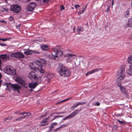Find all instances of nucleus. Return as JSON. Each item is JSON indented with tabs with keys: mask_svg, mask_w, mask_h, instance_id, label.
<instances>
[{
	"mask_svg": "<svg viewBox=\"0 0 132 132\" xmlns=\"http://www.w3.org/2000/svg\"><path fill=\"white\" fill-rule=\"evenodd\" d=\"M57 125V123L56 122H53L51 123V126L50 127V128L53 129L54 127V126H55Z\"/></svg>",
	"mask_w": 132,
	"mask_h": 132,
	"instance_id": "nucleus-29",
	"label": "nucleus"
},
{
	"mask_svg": "<svg viewBox=\"0 0 132 132\" xmlns=\"http://www.w3.org/2000/svg\"><path fill=\"white\" fill-rule=\"evenodd\" d=\"M31 0H24V2L25 3H28Z\"/></svg>",
	"mask_w": 132,
	"mask_h": 132,
	"instance_id": "nucleus-50",
	"label": "nucleus"
},
{
	"mask_svg": "<svg viewBox=\"0 0 132 132\" xmlns=\"http://www.w3.org/2000/svg\"><path fill=\"white\" fill-rule=\"evenodd\" d=\"M5 85H7L6 89L8 90H10L11 88L14 91L19 90L21 88V87L18 84H11V83L9 82L6 83Z\"/></svg>",
	"mask_w": 132,
	"mask_h": 132,
	"instance_id": "nucleus-2",
	"label": "nucleus"
},
{
	"mask_svg": "<svg viewBox=\"0 0 132 132\" xmlns=\"http://www.w3.org/2000/svg\"><path fill=\"white\" fill-rule=\"evenodd\" d=\"M117 121H118L119 123H120V124H125V123L124 122H123L122 121H121L120 120H117Z\"/></svg>",
	"mask_w": 132,
	"mask_h": 132,
	"instance_id": "nucleus-40",
	"label": "nucleus"
},
{
	"mask_svg": "<svg viewBox=\"0 0 132 132\" xmlns=\"http://www.w3.org/2000/svg\"><path fill=\"white\" fill-rule=\"evenodd\" d=\"M68 56V60H76L77 58L76 57V55L75 54L69 53L67 54Z\"/></svg>",
	"mask_w": 132,
	"mask_h": 132,
	"instance_id": "nucleus-14",
	"label": "nucleus"
},
{
	"mask_svg": "<svg viewBox=\"0 0 132 132\" xmlns=\"http://www.w3.org/2000/svg\"><path fill=\"white\" fill-rule=\"evenodd\" d=\"M127 73L129 76H132V66H130V68L127 71Z\"/></svg>",
	"mask_w": 132,
	"mask_h": 132,
	"instance_id": "nucleus-25",
	"label": "nucleus"
},
{
	"mask_svg": "<svg viewBox=\"0 0 132 132\" xmlns=\"http://www.w3.org/2000/svg\"><path fill=\"white\" fill-rule=\"evenodd\" d=\"M41 48L43 51H47L49 49L48 47L46 45H42L41 46Z\"/></svg>",
	"mask_w": 132,
	"mask_h": 132,
	"instance_id": "nucleus-22",
	"label": "nucleus"
},
{
	"mask_svg": "<svg viewBox=\"0 0 132 132\" xmlns=\"http://www.w3.org/2000/svg\"><path fill=\"white\" fill-rule=\"evenodd\" d=\"M15 80L17 82H19L20 84L22 86H25L26 85V83L25 81L23 80L20 77H18L16 78Z\"/></svg>",
	"mask_w": 132,
	"mask_h": 132,
	"instance_id": "nucleus-12",
	"label": "nucleus"
},
{
	"mask_svg": "<svg viewBox=\"0 0 132 132\" xmlns=\"http://www.w3.org/2000/svg\"><path fill=\"white\" fill-rule=\"evenodd\" d=\"M58 71L59 75L61 76L68 77L71 75L70 71L61 63L59 64Z\"/></svg>",
	"mask_w": 132,
	"mask_h": 132,
	"instance_id": "nucleus-1",
	"label": "nucleus"
},
{
	"mask_svg": "<svg viewBox=\"0 0 132 132\" xmlns=\"http://www.w3.org/2000/svg\"><path fill=\"white\" fill-rule=\"evenodd\" d=\"M20 113H21L20 112V111H16V112H15L14 113L16 114H20Z\"/></svg>",
	"mask_w": 132,
	"mask_h": 132,
	"instance_id": "nucleus-49",
	"label": "nucleus"
},
{
	"mask_svg": "<svg viewBox=\"0 0 132 132\" xmlns=\"http://www.w3.org/2000/svg\"><path fill=\"white\" fill-rule=\"evenodd\" d=\"M129 23L128 24V27H132V17L130 18L128 20Z\"/></svg>",
	"mask_w": 132,
	"mask_h": 132,
	"instance_id": "nucleus-26",
	"label": "nucleus"
},
{
	"mask_svg": "<svg viewBox=\"0 0 132 132\" xmlns=\"http://www.w3.org/2000/svg\"><path fill=\"white\" fill-rule=\"evenodd\" d=\"M32 52L34 53H35L36 54H39L40 53V52H38V51H32Z\"/></svg>",
	"mask_w": 132,
	"mask_h": 132,
	"instance_id": "nucleus-36",
	"label": "nucleus"
},
{
	"mask_svg": "<svg viewBox=\"0 0 132 132\" xmlns=\"http://www.w3.org/2000/svg\"><path fill=\"white\" fill-rule=\"evenodd\" d=\"M20 25H21L20 24H19V26H16V28L17 29H18L19 30L20 29Z\"/></svg>",
	"mask_w": 132,
	"mask_h": 132,
	"instance_id": "nucleus-47",
	"label": "nucleus"
},
{
	"mask_svg": "<svg viewBox=\"0 0 132 132\" xmlns=\"http://www.w3.org/2000/svg\"><path fill=\"white\" fill-rule=\"evenodd\" d=\"M10 56L17 58H21L23 57L24 55L22 53L17 52L12 53L10 55Z\"/></svg>",
	"mask_w": 132,
	"mask_h": 132,
	"instance_id": "nucleus-8",
	"label": "nucleus"
},
{
	"mask_svg": "<svg viewBox=\"0 0 132 132\" xmlns=\"http://www.w3.org/2000/svg\"><path fill=\"white\" fill-rule=\"evenodd\" d=\"M37 5L36 3L35 2L30 3L26 7V9L29 11H32L35 9Z\"/></svg>",
	"mask_w": 132,
	"mask_h": 132,
	"instance_id": "nucleus-7",
	"label": "nucleus"
},
{
	"mask_svg": "<svg viewBox=\"0 0 132 132\" xmlns=\"http://www.w3.org/2000/svg\"><path fill=\"white\" fill-rule=\"evenodd\" d=\"M86 103L85 102H79L77 103L74 104L70 108V109L72 110H74V108H76L78 105L85 104Z\"/></svg>",
	"mask_w": 132,
	"mask_h": 132,
	"instance_id": "nucleus-17",
	"label": "nucleus"
},
{
	"mask_svg": "<svg viewBox=\"0 0 132 132\" xmlns=\"http://www.w3.org/2000/svg\"><path fill=\"white\" fill-rule=\"evenodd\" d=\"M47 122V121H46V119H44L42 121H41L40 123V126H44L46 125V124H42V123H46Z\"/></svg>",
	"mask_w": 132,
	"mask_h": 132,
	"instance_id": "nucleus-28",
	"label": "nucleus"
},
{
	"mask_svg": "<svg viewBox=\"0 0 132 132\" xmlns=\"http://www.w3.org/2000/svg\"><path fill=\"white\" fill-rule=\"evenodd\" d=\"M42 62H41L40 61H36L35 62L34 64L35 65L36 64L37 65L36 67L37 68H39L40 67H42Z\"/></svg>",
	"mask_w": 132,
	"mask_h": 132,
	"instance_id": "nucleus-21",
	"label": "nucleus"
},
{
	"mask_svg": "<svg viewBox=\"0 0 132 132\" xmlns=\"http://www.w3.org/2000/svg\"><path fill=\"white\" fill-rule=\"evenodd\" d=\"M2 75L1 73H0V79L2 77Z\"/></svg>",
	"mask_w": 132,
	"mask_h": 132,
	"instance_id": "nucleus-58",
	"label": "nucleus"
},
{
	"mask_svg": "<svg viewBox=\"0 0 132 132\" xmlns=\"http://www.w3.org/2000/svg\"><path fill=\"white\" fill-rule=\"evenodd\" d=\"M9 20L11 21H12L13 20V19L12 16H10L9 18Z\"/></svg>",
	"mask_w": 132,
	"mask_h": 132,
	"instance_id": "nucleus-52",
	"label": "nucleus"
},
{
	"mask_svg": "<svg viewBox=\"0 0 132 132\" xmlns=\"http://www.w3.org/2000/svg\"><path fill=\"white\" fill-rule=\"evenodd\" d=\"M65 113V112H54L52 113L53 114V115L54 114H60L64 113Z\"/></svg>",
	"mask_w": 132,
	"mask_h": 132,
	"instance_id": "nucleus-37",
	"label": "nucleus"
},
{
	"mask_svg": "<svg viewBox=\"0 0 132 132\" xmlns=\"http://www.w3.org/2000/svg\"><path fill=\"white\" fill-rule=\"evenodd\" d=\"M31 68L34 70L39 71L42 73H44L45 72L44 70L42 68V67H40L39 68H37L36 67H32Z\"/></svg>",
	"mask_w": 132,
	"mask_h": 132,
	"instance_id": "nucleus-15",
	"label": "nucleus"
},
{
	"mask_svg": "<svg viewBox=\"0 0 132 132\" xmlns=\"http://www.w3.org/2000/svg\"><path fill=\"white\" fill-rule=\"evenodd\" d=\"M0 57L3 60H8L9 59V57L8 55L6 54L1 55H0Z\"/></svg>",
	"mask_w": 132,
	"mask_h": 132,
	"instance_id": "nucleus-19",
	"label": "nucleus"
},
{
	"mask_svg": "<svg viewBox=\"0 0 132 132\" xmlns=\"http://www.w3.org/2000/svg\"><path fill=\"white\" fill-rule=\"evenodd\" d=\"M117 86L120 87L121 93L127 97H128V94L127 90L123 86H121V84H117Z\"/></svg>",
	"mask_w": 132,
	"mask_h": 132,
	"instance_id": "nucleus-10",
	"label": "nucleus"
},
{
	"mask_svg": "<svg viewBox=\"0 0 132 132\" xmlns=\"http://www.w3.org/2000/svg\"><path fill=\"white\" fill-rule=\"evenodd\" d=\"M11 10L15 13H18L21 10V7L18 4H15L11 7Z\"/></svg>",
	"mask_w": 132,
	"mask_h": 132,
	"instance_id": "nucleus-5",
	"label": "nucleus"
},
{
	"mask_svg": "<svg viewBox=\"0 0 132 132\" xmlns=\"http://www.w3.org/2000/svg\"><path fill=\"white\" fill-rule=\"evenodd\" d=\"M80 7V6L78 5H75V7L76 9H78L79 7Z\"/></svg>",
	"mask_w": 132,
	"mask_h": 132,
	"instance_id": "nucleus-44",
	"label": "nucleus"
},
{
	"mask_svg": "<svg viewBox=\"0 0 132 132\" xmlns=\"http://www.w3.org/2000/svg\"><path fill=\"white\" fill-rule=\"evenodd\" d=\"M66 101V100H65V99L64 100H63V101H61V102H64V101Z\"/></svg>",
	"mask_w": 132,
	"mask_h": 132,
	"instance_id": "nucleus-63",
	"label": "nucleus"
},
{
	"mask_svg": "<svg viewBox=\"0 0 132 132\" xmlns=\"http://www.w3.org/2000/svg\"><path fill=\"white\" fill-rule=\"evenodd\" d=\"M67 123H65L64 124H63L60 126V129L66 126H67Z\"/></svg>",
	"mask_w": 132,
	"mask_h": 132,
	"instance_id": "nucleus-32",
	"label": "nucleus"
},
{
	"mask_svg": "<svg viewBox=\"0 0 132 132\" xmlns=\"http://www.w3.org/2000/svg\"><path fill=\"white\" fill-rule=\"evenodd\" d=\"M84 10H83L81 11L80 12H79L78 13V14L79 15H80L81 14L83 13L84 12Z\"/></svg>",
	"mask_w": 132,
	"mask_h": 132,
	"instance_id": "nucleus-42",
	"label": "nucleus"
},
{
	"mask_svg": "<svg viewBox=\"0 0 132 132\" xmlns=\"http://www.w3.org/2000/svg\"><path fill=\"white\" fill-rule=\"evenodd\" d=\"M101 68L98 69L97 68L95 69L94 70H92L91 71H90L86 73V74L85 75L86 76H87L89 75L92 74L95 72H97L99 70H101Z\"/></svg>",
	"mask_w": 132,
	"mask_h": 132,
	"instance_id": "nucleus-18",
	"label": "nucleus"
},
{
	"mask_svg": "<svg viewBox=\"0 0 132 132\" xmlns=\"http://www.w3.org/2000/svg\"><path fill=\"white\" fill-rule=\"evenodd\" d=\"M52 50L55 53V55L52 54V56L53 58L56 60H57L58 59H56V58H57L58 56L60 57L62 56L63 54V52L60 50H58L55 48H52Z\"/></svg>",
	"mask_w": 132,
	"mask_h": 132,
	"instance_id": "nucleus-4",
	"label": "nucleus"
},
{
	"mask_svg": "<svg viewBox=\"0 0 132 132\" xmlns=\"http://www.w3.org/2000/svg\"><path fill=\"white\" fill-rule=\"evenodd\" d=\"M9 40V38H0V40H2L4 42L7 40Z\"/></svg>",
	"mask_w": 132,
	"mask_h": 132,
	"instance_id": "nucleus-34",
	"label": "nucleus"
},
{
	"mask_svg": "<svg viewBox=\"0 0 132 132\" xmlns=\"http://www.w3.org/2000/svg\"><path fill=\"white\" fill-rule=\"evenodd\" d=\"M42 124H46V125H48V123H42Z\"/></svg>",
	"mask_w": 132,
	"mask_h": 132,
	"instance_id": "nucleus-60",
	"label": "nucleus"
},
{
	"mask_svg": "<svg viewBox=\"0 0 132 132\" xmlns=\"http://www.w3.org/2000/svg\"><path fill=\"white\" fill-rule=\"evenodd\" d=\"M60 129H60V127L57 128L56 129L54 130V131H56L59 130Z\"/></svg>",
	"mask_w": 132,
	"mask_h": 132,
	"instance_id": "nucleus-48",
	"label": "nucleus"
},
{
	"mask_svg": "<svg viewBox=\"0 0 132 132\" xmlns=\"http://www.w3.org/2000/svg\"><path fill=\"white\" fill-rule=\"evenodd\" d=\"M13 118V117H9L6 118H5L3 119L4 122H9L10 120L12 119Z\"/></svg>",
	"mask_w": 132,
	"mask_h": 132,
	"instance_id": "nucleus-24",
	"label": "nucleus"
},
{
	"mask_svg": "<svg viewBox=\"0 0 132 132\" xmlns=\"http://www.w3.org/2000/svg\"><path fill=\"white\" fill-rule=\"evenodd\" d=\"M31 115V114L30 113H27V116L29 117V116H30Z\"/></svg>",
	"mask_w": 132,
	"mask_h": 132,
	"instance_id": "nucleus-55",
	"label": "nucleus"
},
{
	"mask_svg": "<svg viewBox=\"0 0 132 132\" xmlns=\"http://www.w3.org/2000/svg\"><path fill=\"white\" fill-rule=\"evenodd\" d=\"M30 91L31 92H32L34 90L32 89H31L30 90Z\"/></svg>",
	"mask_w": 132,
	"mask_h": 132,
	"instance_id": "nucleus-64",
	"label": "nucleus"
},
{
	"mask_svg": "<svg viewBox=\"0 0 132 132\" xmlns=\"http://www.w3.org/2000/svg\"><path fill=\"white\" fill-rule=\"evenodd\" d=\"M53 115V114H51L48 117L46 118H45L44 119H46V121L47 120H48V119H49V118H50L51 117H52V116Z\"/></svg>",
	"mask_w": 132,
	"mask_h": 132,
	"instance_id": "nucleus-38",
	"label": "nucleus"
},
{
	"mask_svg": "<svg viewBox=\"0 0 132 132\" xmlns=\"http://www.w3.org/2000/svg\"><path fill=\"white\" fill-rule=\"evenodd\" d=\"M53 115L52 117H51L49 118V120L51 121H53L55 119L57 118L58 117H62V116H53Z\"/></svg>",
	"mask_w": 132,
	"mask_h": 132,
	"instance_id": "nucleus-20",
	"label": "nucleus"
},
{
	"mask_svg": "<svg viewBox=\"0 0 132 132\" xmlns=\"http://www.w3.org/2000/svg\"><path fill=\"white\" fill-rule=\"evenodd\" d=\"M39 83H38L37 81L34 82H32L29 84V87L30 88L34 89L36 86Z\"/></svg>",
	"mask_w": 132,
	"mask_h": 132,
	"instance_id": "nucleus-13",
	"label": "nucleus"
},
{
	"mask_svg": "<svg viewBox=\"0 0 132 132\" xmlns=\"http://www.w3.org/2000/svg\"><path fill=\"white\" fill-rule=\"evenodd\" d=\"M7 74L11 75H14L16 73L13 67L11 66H7L6 68Z\"/></svg>",
	"mask_w": 132,
	"mask_h": 132,
	"instance_id": "nucleus-6",
	"label": "nucleus"
},
{
	"mask_svg": "<svg viewBox=\"0 0 132 132\" xmlns=\"http://www.w3.org/2000/svg\"><path fill=\"white\" fill-rule=\"evenodd\" d=\"M2 12H4V11L7 12L9 11L8 9L6 8L5 7H2Z\"/></svg>",
	"mask_w": 132,
	"mask_h": 132,
	"instance_id": "nucleus-33",
	"label": "nucleus"
},
{
	"mask_svg": "<svg viewBox=\"0 0 132 132\" xmlns=\"http://www.w3.org/2000/svg\"><path fill=\"white\" fill-rule=\"evenodd\" d=\"M1 82L2 81L1 80H0V87H1Z\"/></svg>",
	"mask_w": 132,
	"mask_h": 132,
	"instance_id": "nucleus-62",
	"label": "nucleus"
},
{
	"mask_svg": "<svg viewBox=\"0 0 132 132\" xmlns=\"http://www.w3.org/2000/svg\"><path fill=\"white\" fill-rule=\"evenodd\" d=\"M125 71V66L124 65L122 66L120 68L119 70L118 71L117 76H119V75H125L124 73Z\"/></svg>",
	"mask_w": 132,
	"mask_h": 132,
	"instance_id": "nucleus-11",
	"label": "nucleus"
},
{
	"mask_svg": "<svg viewBox=\"0 0 132 132\" xmlns=\"http://www.w3.org/2000/svg\"><path fill=\"white\" fill-rule=\"evenodd\" d=\"M64 9V7L63 6L61 5V6L60 7V10H61L62 11Z\"/></svg>",
	"mask_w": 132,
	"mask_h": 132,
	"instance_id": "nucleus-41",
	"label": "nucleus"
},
{
	"mask_svg": "<svg viewBox=\"0 0 132 132\" xmlns=\"http://www.w3.org/2000/svg\"><path fill=\"white\" fill-rule=\"evenodd\" d=\"M49 1V0H43V2L44 3H45L46 2H47Z\"/></svg>",
	"mask_w": 132,
	"mask_h": 132,
	"instance_id": "nucleus-53",
	"label": "nucleus"
},
{
	"mask_svg": "<svg viewBox=\"0 0 132 132\" xmlns=\"http://www.w3.org/2000/svg\"><path fill=\"white\" fill-rule=\"evenodd\" d=\"M0 45L1 46H6V45L5 44L1 43L0 42Z\"/></svg>",
	"mask_w": 132,
	"mask_h": 132,
	"instance_id": "nucleus-43",
	"label": "nucleus"
},
{
	"mask_svg": "<svg viewBox=\"0 0 132 132\" xmlns=\"http://www.w3.org/2000/svg\"><path fill=\"white\" fill-rule=\"evenodd\" d=\"M127 61L129 63H132V55L128 57Z\"/></svg>",
	"mask_w": 132,
	"mask_h": 132,
	"instance_id": "nucleus-27",
	"label": "nucleus"
},
{
	"mask_svg": "<svg viewBox=\"0 0 132 132\" xmlns=\"http://www.w3.org/2000/svg\"><path fill=\"white\" fill-rule=\"evenodd\" d=\"M26 116H27V115L24 116L22 117H21V119L25 118Z\"/></svg>",
	"mask_w": 132,
	"mask_h": 132,
	"instance_id": "nucleus-51",
	"label": "nucleus"
},
{
	"mask_svg": "<svg viewBox=\"0 0 132 132\" xmlns=\"http://www.w3.org/2000/svg\"><path fill=\"white\" fill-rule=\"evenodd\" d=\"M70 99H71V98H67V99H66L65 100L66 101L68 100H70Z\"/></svg>",
	"mask_w": 132,
	"mask_h": 132,
	"instance_id": "nucleus-61",
	"label": "nucleus"
},
{
	"mask_svg": "<svg viewBox=\"0 0 132 132\" xmlns=\"http://www.w3.org/2000/svg\"><path fill=\"white\" fill-rule=\"evenodd\" d=\"M129 11L128 10L126 12L125 14V17H127L128 16L129 14Z\"/></svg>",
	"mask_w": 132,
	"mask_h": 132,
	"instance_id": "nucleus-31",
	"label": "nucleus"
},
{
	"mask_svg": "<svg viewBox=\"0 0 132 132\" xmlns=\"http://www.w3.org/2000/svg\"><path fill=\"white\" fill-rule=\"evenodd\" d=\"M87 6V5H86L85 6V7L83 8V10H85L86 9V8Z\"/></svg>",
	"mask_w": 132,
	"mask_h": 132,
	"instance_id": "nucleus-57",
	"label": "nucleus"
},
{
	"mask_svg": "<svg viewBox=\"0 0 132 132\" xmlns=\"http://www.w3.org/2000/svg\"><path fill=\"white\" fill-rule=\"evenodd\" d=\"M110 10V6H108L106 12H108Z\"/></svg>",
	"mask_w": 132,
	"mask_h": 132,
	"instance_id": "nucleus-54",
	"label": "nucleus"
},
{
	"mask_svg": "<svg viewBox=\"0 0 132 132\" xmlns=\"http://www.w3.org/2000/svg\"><path fill=\"white\" fill-rule=\"evenodd\" d=\"M21 119V117H19L18 118L16 119V121H18L19 120H20Z\"/></svg>",
	"mask_w": 132,
	"mask_h": 132,
	"instance_id": "nucleus-45",
	"label": "nucleus"
},
{
	"mask_svg": "<svg viewBox=\"0 0 132 132\" xmlns=\"http://www.w3.org/2000/svg\"><path fill=\"white\" fill-rule=\"evenodd\" d=\"M81 31V29L79 27L77 28V32L78 34H80V32Z\"/></svg>",
	"mask_w": 132,
	"mask_h": 132,
	"instance_id": "nucleus-35",
	"label": "nucleus"
},
{
	"mask_svg": "<svg viewBox=\"0 0 132 132\" xmlns=\"http://www.w3.org/2000/svg\"><path fill=\"white\" fill-rule=\"evenodd\" d=\"M100 104V103L98 102H96L94 103V105L95 106H99Z\"/></svg>",
	"mask_w": 132,
	"mask_h": 132,
	"instance_id": "nucleus-39",
	"label": "nucleus"
},
{
	"mask_svg": "<svg viewBox=\"0 0 132 132\" xmlns=\"http://www.w3.org/2000/svg\"><path fill=\"white\" fill-rule=\"evenodd\" d=\"M79 112V110L77 109L75 111L73 112L70 114L68 116H67L64 117L63 118V119H64V120H65L71 118L73 117L77 114Z\"/></svg>",
	"mask_w": 132,
	"mask_h": 132,
	"instance_id": "nucleus-9",
	"label": "nucleus"
},
{
	"mask_svg": "<svg viewBox=\"0 0 132 132\" xmlns=\"http://www.w3.org/2000/svg\"><path fill=\"white\" fill-rule=\"evenodd\" d=\"M117 76L118 77L116 80L118 84H120L119 83L124 79L125 77V75H122Z\"/></svg>",
	"mask_w": 132,
	"mask_h": 132,
	"instance_id": "nucleus-16",
	"label": "nucleus"
},
{
	"mask_svg": "<svg viewBox=\"0 0 132 132\" xmlns=\"http://www.w3.org/2000/svg\"><path fill=\"white\" fill-rule=\"evenodd\" d=\"M40 61L42 62V64H43L44 65H45L46 63V61L45 60L43 59H40Z\"/></svg>",
	"mask_w": 132,
	"mask_h": 132,
	"instance_id": "nucleus-30",
	"label": "nucleus"
},
{
	"mask_svg": "<svg viewBox=\"0 0 132 132\" xmlns=\"http://www.w3.org/2000/svg\"><path fill=\"white\" fill-rule=\"evenodd\" d=\"M28 76L29 78L32 80H36L38 83H40L41 82V77L33 72H31L29 74Z\"/></svg>",
	"mask_w": 132,
	"mask_h": 132,
	"instance_id": "nucleus-3",
	"label": "nucleus"
},
{
	"mask_svg": "<svg viewBox=\"0 0 132 132\" xmlns=\"http://www.w3.org/2000/svg\"><path fill=\"white\" fill-rule=\"evenodd\" d=\"M27 114V113H25V112H24V113H20V114Z\"/></svg>",
	"mask_w": 132,
	"mask_h": 132,
	"instance_id": "nucleus-56",
	"label": "nucleus"
},
{
	"mask_svg": "<svg viewBox=\"0 0 132 132\" xmlns=\"http://www.w3.org/2000/svg\"><path fill=\"white\" fill-rule=\"evenodd\" d=\"M113 0H112V4H111L112 6L113 5Z\"/></svg>",
	"mask_w": 132,
	"mask_h": 132,
	"instance_id": "nucleus-59",
	"label": "nucleus"
},
{
	"mask_svg": "<svg viewBox=\"0 0 132 132\" xmlns=\"http://www.w3.org/2000/svg\"><path fill=\"white\" fill-rule=\"evenodd\" d=\"M32 51H30L29 49H28L27 50L24 52V54L27 55H30L32 53Z\"/></svg>",
	"mask_w": 132,
	"mask_h": 132,
	"instance_id": "nucleus-23",
	"label": "nucleus"
},
{
	"mask_svg": "<svg viewBox=\"0 0 132 132\" xmlns=\"http://www.w3.org/2000/svg\"><path fill=\"white\" fill-rule=\"evenodd\" d=\"M0 22L2 23H6V22L4 20L0 21Z\"/></svg>",
	"mask_w": 132,
	"mask_h": 132,
	"instance_id": "nucleus-46",
	"label": "nucleus"
}]
</instances>
